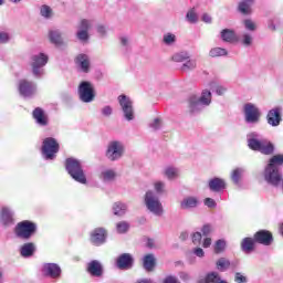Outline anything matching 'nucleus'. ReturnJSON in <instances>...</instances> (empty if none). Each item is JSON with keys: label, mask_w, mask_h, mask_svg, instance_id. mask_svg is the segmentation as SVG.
I'll return each mask as SVG.
<instances>
[{"label": "nucleus", "mask_w": 283, "mask_h": 283, "mask_svg": "<svg viewBox=\"0 0 283 283\" xmlns=\"http://www.w3.org/2000/svg\"><path fill=\"white\" fill-rule=\"evenodd\" d=\"M105 156L112 163H116V160H120L123 156H125V144L118 140H112L108 143Z\"/></svg>", "instance_id": "obj_7"}, {"label": "nucleus", "mask_w": 283, "mask_h": 283, "mask_svg": "<svg viewBox=\"0 0 283 283\" xmlns=\"http://www.w3.org/2000/svg\"><path fill=\"white\" fill-rule=\"evenodd\" d=\"M244 176V168H235L231 172V180L234 185H240V180Z\"/></svg>", "instance_id": "obj_36"}, {"label": "nucleus", "mask_w": 283, "mask_h": 283, "mask_svg": "<svg viewBox=\"0 0 283 283\" xmlns=\"http://www.w3.org/2000/svg\"><path fill=\"white\" fill-rule=\"evenodd\" d=\"M34 251H36V245H34V243H24L20 249L22 258H32Z\"/></svg>", "instance_id": "obj_26"}, {"label": "nucleus", "mask_w": 283, "mask_h": 283, "mask_svg": "<svg viewBox=\"0 0 283 283\" xmlns=\"http://www.w3.org/2000/svg\"><path fill=\"white\" fill-rule=\"evenodd\" d=\"M160 127H163V120H160V118H155L150 124H149V128L154 129V132H158V129H160Z\"/></svg>", "instance_id": "obj_49"}, {"label": "nucleus", "mask_w": 283, "mask_h": 283, "mask_svg": "<svg viewBox=\"0 0 283 283\" xmlns=\"http://www.w3.org/2000/svg\"><path fill=\"white\" fill-rule=\"evenodd\" d=\"M209 105H211V91L209 90H203L200 97L192 95L188 99L190 114H198V112H202Z\"/></svg>", "instance_id": "obj_3"}, {"label": "nucleus", "mask_w": 283, "mask_h": 283, "mask_svg": "<svg viewBox=\"0 0 283 283\" xmlns=\"http://www.w3.org/2000/svg\"><path fill=\"white\" fill-rule=\"evenodd\" d=\"M198 63L196 60H188L186 63L182 64L181 70L182 72H187L189 70H196Z\"/></svg>", "instance_id": "obj_42"}, {"label": "nucleus", "mask_w": 283, "mask_h": 283, "mask_svg": "<svg viewBox=\"0 0 283 283\" xmlns=\"http://www.w3.org/2000/svg\"><path fill=\"white\" fill-rule=\"evenodd\" d=\"M97 32H98V34H105V27L98 25L97 27Z\"/></svg>", "instance_id": "obj_64"}, {"label": "nucleus", "mask_w": 283, "mask_h": 283, "mask_svg": "<svg viewBox=\"0 0 283 283\" xmlns=\"http://www.w3.org/2000/svg\"><path fill=\"white\" fill-rule=\"evenodd\" d=\"M49 39L51 43L54 45H61L63 43V38L61 36V31L60 30H51L49 31Z\"/></svg>", "instance_id": "obj_29"}, {"label": "nucleus", "mask_w": 283, "mask_h": 283, "mask_svg": "<svg viewBox=\"0 0 283 283\" xmlns=\"http://www.w3.org/2000/svg\"><path fill=\"white\" fill-rule=\"evenodd\" d=\"M75 63L84 74H87L90 72V67H92V64L90 62V55L87 54H78L75 59Z\"/></svg>", "instance_id": "obj_19"}, {"label": "nucleus", "mask_w": 283, "mask_h": 283, "mask_svg": "<svg viewBox=\"0 0 283 283\" xmlns=\"http://www.w3.org/2000/svg\"><path fill=\"white\" fill-rule=\"evenodd\" d=\"M202 247L205 249H209V247H211V238L206 237V239L203 240Z\"/></svg>", "instance_id": "obj_61"}, {"label": "nucleus", "mask_w": 283, "mask_h": 283, "mask_svg": "<svg viewBox=\"0 0 283 283\" xmlns=\"http://www.w3.org/2000/svg\"><path fill=\"white\" fill-rule=\"evenodd\" d=\"M244 28L245 30H249L250 32H255L256 27H255V22H253L250 19L244 20Z\"/></svg>", "instance_id": "obj_50"}, {"label": "nucleus", "mask_w": 283, "mask_h": 283, "mask_svg": "<svg viewBox=\"0 0 283 283\" xmlns=\"http://www.w3.org/2000/svg\"><path fill=\"white\" fill-rule=\"evenodd\" d=\"M255 3V0H244V2H241L239 4V12L241 14H251V6Z\"/></svg>", "instance_id": "obj_31"}, {"label": "nucleus", "mask_w": 283, "mask_h": 283, "mask_svg": "<svg viewBox=\"0 0 283 283\" xmlns=\"http://www.w3.org/2000/svg\"><path fill=\"white\" fill-rule=\"evenodd\" d=\"M102 178L105 180V182H109L116 178V172L114 170H104L102 172Z\"/></svg>", "instance_id": "obj_41"}, {"label": "nucleus", "mask_w": 283, "mask_h": 283, "mask_svg": "<svg viewBox=\"0 0 283 283\" xmlns=\"http://www.w3.org/2000/svg\"><path fill=\"white\" fill-rule=\"evenodd\" d=\"M164 283H180V281L174 275H168L165 277Z\"/></svg>", "instance_id": "obj_57"}, {"label": "nucleus", "mask_w": 283, "mask_h": 283, "mask_svg": "<svg viewBox=\"0 0 283 283\" xmlns=\"http://www.w3.org/2000/svg\"><path fill=\"white\" fill-rule=\"evenodd\" d=\"M102 115H104L106 118H109V116L114 113V109L112 108V106L107 105L104 106L102 109Z\"/></svg>", "instance_id": "obj_53"}, {"label": "nucleus", "mask_w": 283, "mask_h": 283, "mask_svg": "<svg viewBox=\"0 0 283 283\" xmlns=\"http://www.w3.org/2000/svg\"><path fill=\"white\" fill-rule=\"evenodd\" d=\"M42 273L46 277L59 280L61 277V266H59L56 263H45L42 268Z\"/></svg>", "instance_id": "obj_16"}, {"label": "nucleus", "mask_w": 283, "mask_h": 283, "mask_svg": "<svg viewBox=\"0 0 283 283\" xmlns=\"http://www.w3.org/2000/svg\"><path fill=\"white\" fill-rule=\"evenodd\" d=\"M208 187L210 191L220 193V191H224V189H227V181H224L222 178L214 177L208 181Z\"/></svg>", "instance_id": "obj_20"}, {"label": "nucleus", "mask_w": 283, "mask_h": 283, "mask_svg": "<svg viewBox=\"0 0 283 283\" xmlns=\"http://www.w3.org/2000/svg\"><path fill=\"white\" fill-rule=\"evenodd\" d=\"M145 271H154V266H156V258L154 254H147L143 259Z\"/></svg>", "instance_id": "obj_28"}, {"label": "nucleus", "mask_w": 283, "mask_h": 283, "mask_svg": "<svg viewBox=\"0 0 283 283\" xmlns=\"http://www.w3.org/2000/svg\"><path fill=\"white\" fill-rule=\"evenodd\" d=\"M202 21H203L205 23H211V15L205 13V14L202 15Z\"/></svg>", "instance_id": "obj_62"}, {"label": "nucleus", "mask_w": 283, "mask_h": 283, "mask_svg": "<svg viewBox=\"0 0 283 283\" xmlns=\"http://www.w3.org/2000/svg\"><path fill=\"white\" fill-rule=\"evenodd\" d=\"M243 112L245 123H249L250 125H255L260 123V116H262V114L260 113V108H258V106L252 103H247L243 106Z\"/></svg>", "instance_id": "obj_11"}, {"label": "nucleus", "mask_w": 283, "mask_h": 283, "mask_svg": "<svg viewBox=\"0 0 283 283\" xmlns=\"http://www.w3.org/2000/svg\"><path fill=\"white\" fill-rule=\"evenodd\" d=\"M36 233V223L32 221H22L17 224L15 227V234L18 238H21L22 240H30L32 235Z\"/></svg>", "instance_id": "obj_8"}, {"label": "nucleus", "mask_w": 283, "mask_h": 283, "mask_svg": "<svg viewBox=\"0 0 283 283\" xmlns=\"http://www.w3.org/2000/svg\"><path fill=\"white\" fill-rule=\"evenodd\" d=\"M193 253L197 255V258H205V250H202V248H196Z\"/></svg>", "instance_id": "obj_60"}, {"label": "nucleus", "mask_w": 283, "mask_h": 283, "mask_svg": "<svg viewBox=\"0 0 283 283\" xmlns=\"http://www.w3.org/2000/svg\"><path fill=\"white\" fill-rule=\"evenodd\" d=\"M116 264L120 270L132 269L134 266V258L129 253H124L117 258Z\"/></svg>", "instance_id": "obj_21"}, {"label": "nucleus", "mask_w": 283, "mask_h": 283, "mask_svg": "<svg viewBox=\"0 0 283 283\" xmlns=\"http://www.w3.org/2000/svg\"><path fill=\"white\" fill-rule=\"evenodd\" d=\"M164 43H165V45H174L176 43V34L166 33L164 35Z\"/></svg>", "instance_id": "obj_44"}, {"label": "nucleus", "mask_w": 283, "mask_h": 283, "mask_svg": "<svg viewBox=\"0 0 283 283\" xmlns=\"http://www.w3.org/2000/svg\"><path fill=\"white\" fill-rule=\"evenodd\" d=\"M59 154V142L54 137H48L42 144V155L45 160H54Z\"/></svg>", "instance_id": "obj_9"}, {"label": "nucleus", "mask_w": 283, "mask_h": 283, "mask_svg": "<svg viewBox=\"0 0 283 283\" xmlns=\"http://www.w3.org/2000/svg\"><path fill=\"white\" fill-rule=\"evenodd\" d=\"M280 167H283V155L272 156L263 171V178L270 187H280L282 185V172Z\"/></svg>", "instance_id": "obj_1"}, {"label": "nucleus", "mask_w": 283, "mask_h": 283, "mask_svg": "<svg viewBox=\"0 0 283 283\" xmlns=\"http://www.w3.org/2000/svg\"><path fill=\"white\" fill-rule=\"evenodd\" d=\"M13 216L14 213L10 209L3 208L1 214L2 224H12L14 222Z\"/></svg>", "instance_id": "obj_30"}, {"label": "nucleus", "mask_w": 283, "mask_h": 283, "mask_svg": "<svg viewBox=\"0 0 283 283\" xmlns=\"http://www.w3.org/2000/svg\"><path fill=\"white\" fill-rule=\"evenodd\" d=\"M113 213L115 216H125V213H127V205L123 202H115L113 206Z\"/></svg>", "instance_id": "obj_34"}, {"label": "nucleus", "mask_w": 283, "mask_h": 283, "mask_svg": "<svg viewBox=\"0 0 283 283\" xmlns=\"http://www.w3.org/2000/svg\"><path fill=\"white\" fill-rule=\"evenodd\" d=\"M216 265L218 271H220L221 273H224V271H227L229 266H231V261H229V259L220 258L217 261Z\"/></svg>", "instance_id": "obj_38"}, {"label": "nucleus", "mask_w": 283, "mask_h": 283, "mask_svg": "<svg viewBox=\"0 0 283 283\" xmlns=\"http://www.w3.org/2000/svg\"><path fill=\"white\" fill-rule=\"evenodd\" d=\"M40 14L43 19H52L54 17V10L50 8L48 4H43L40 7Z\"/></svg>", "instance_id": "obj_37"}, {"label": "nucleus", "mask_w": 283, "mask_h": 283, "mask_svg": "<svg viewBox=\"0 0 283 283\" xmlns=\"http://www.w3.org/2000/svg\"><path fill=\"white\" fill-rule=\"evenodd\" d=\"M146 247H148V249H154V239H148Z\"/></svg>", "instance_id": "obj_63"}, {"label": "nucleus", "mask_w": 283, "mask_h": 283, "mask_svg": "<svg viewBox=\"0 0 283 283\" xmlns=\"http://www.w3.org/2000/svg\"><path fill=\"white\" fill-rule=\"evenodd\" d=\"M164 174L168 180H176L178 178L180 171L176 167L168 166L165 168Z\"/></svg>", "instance_id": "obj_32"}, {"label": "nucleus", "mask_w": 283, "mask_h": 283, "mask_svg": "<svg viewBox=\"0 0 283 283\" xmlns=\"http://www.w3.org/2000/svg\"><path fill=\"white\" fill-rule=\"evenodd\" d=\"M18 90L23 98H32L36 94V84L28 80H20Z\"/></svg>", "instance_id": "obj_14"}, {"label": "nucleus", "mask_w": 283, "mask_h": 283, "mask_svg": "<svg viewBox=\"0 0 283 283\" xmlns=\"http://www.w3.org/2000/svg\"><path fill=\"white\" fill-rule=\"evenodd\" d=\"M254 242L270 247L271 242H273V234L269 230H260L254 234Z\"/></svg>", "instance_id": "obj_17"}, {"label": "nucleus", "mask_w": 283, "mask_h": 283, "mask_svg": "<svg viewBox=\"0 0 283 283\" xmlns=\"http://www.w3.org/2000/svg\"><path fill=\"white\" fill-rule=\"evenodd\" d=\"M221 39L226 41V43H233V41H237L238 36L233 30L224 29L221 31Z\"/></svg>", "instance_id": "obj_27"}, {"label": "nucleus", "mask_w": 283, "mask_h": 283, "mask_svg": "<svg viewBox=\"0 0 283 283\" xmlns=\"http://www.w3.org/2000/svg\"><path fill=\"white\" fill-rule=\"evenodd\" d=\"M205 205H206V207H208L209 209H214V207H216V200H213L212 198H206V199H205Z\"/></svg>", "instance_id": "obj_56"}, {"label": "nucleus", "mask_w": 283, "mask_h": 283, "mask_svg": "<svg viewBox=\"0 0 283 283\" xmlns=\"http://www.w3.org/2000/svg\"><path fill=\"white\" fill-rule=\"evenodd\" d=\"M211 231H213L211 224H205L201 229L203 238H209V235H211Z\"/></svg>", "instance_id": "obj_52"}, {"label": "nucleus", "mask_w": 283, "mask_h": 283, "mask_svg": "<svg viewBox=\"0 0 283 283\" xmlns=\"http://www.w3.org/2000/svg\"><path fill=\"white\" fill-rule=\"evenodd\" d=\"M192 242H193V244H200V242H202V233L195 232L192 234Z\"/></svg>", "instance_id": "obj_55"}, {"label": "nucleus", "mask_w": 283, "mask_h": 283, "mask_svg": "<svg viewBox=\"0 0 283 283\" xmlns=\"http://www.w3.org/2000/svg\"><path fill=\"white\" fill-rule=\"evenodd\" d=\"M10 42V34L6 31L0 30V43L6 44Z\"/></svg>", "instance_id": "obj_51"}, {"label": "nucleus", "mask_w": 283, "mask_h": 283, "mask_svg": "<svg viewBox=\"0 0 283 283\" xmlns=\"http://www.w3.org/2000/svg\"><path fill=\"white\" fill-rule=\"evenodd\" d=\"M78 96L82 103H92V101L96 98V94L94 93V85L87 81L81 82L78 86Z\"/></svg>", "instance_id": "obj_10"}, {"label": "nucleus", "mask_w": 283, "mask_h": 283, "mask_svg": "<svg viewBox=\"0 0 283 283\" xmlns=\"http://www.w3.org/2000/svg\"><path fill=\"white\" fill-rule=\"evenodd\" d=\"M255 249V239L244 238L241 241V250L243 253H251Z\"/></svg>", "instance_id": "obj_25"}, {"label": "nucleus", "mask_w": 283, "mask_h": 283, "mask_svg": "<svg viewBox=\"0 0 283 283\" xmlns=\"http://www.w3.org/2000/svg\"><path fill=\"white\" fill-rule=\"evenodd\" d=\"M32 116L36 125H40V127H48L50 119L48 118V114H45V111H43V108H34Z\"/></svg>", "instance_id": "obj_18"}, {"label": "nucleus", "mask_w": 283, "mask_h": 283, "mask_svg": "<svg viewBox=\"0 0 283 283\" xmlns=\"http://www.w3.org/2000/svg\"><path fill=\"white\" fill-rule=\"evenodd\" d=\"M172 61H175V63H184V61H189V54L187 52L175 53L172 55Z\"/></svg>", "instance_id": "obj_40"}, {"label": "nucleus", "mask_w": 283, "mask_h": 283, "mask_svg": "<svg viewBox=\"0 0 283 283\" xmlns=\"http://www.w3.org/2000/svg\"><path fill=\"white\" fill-rule=\"evenodd\" d=\"M240 40H241V43L247 46H249V45H251V43H253V36H251V34H249V33H243L241 35Z\"/></svg>", "instance_id": "obj_48"}, {"label": "nucleus", "mask_w": 283, "mask_h": 283, "mask_svg": "<svg viewBox=\"0 0 283 283\" xmlns=\"http://www.w3.org/2000/svg\"><path fill=\"white\" fill-rule=\"evenodd\" d=\"M199 201L197 199V197H186L182 199V201L180 202V207L181 209H196V207H198Z\"/></svg>", "instance_id": "obj_24"}, {"label": "nucleus", "mask_w": 283, "mask_h": 283, "mask_svg": "<svg viewBox=\"0 0 283 283\" xmlns=\"http://www.w3.org/2000/svg\"><path fill=\"white\" fill-rule=\"evenodd\" d=\"M87 272L93 277H101L103 275V264L98 260H93L87 263Z\"/></svg>", "instance_id": "obj_23"}, {"label": "nucleus", "mask_w": 283, "mask_h": 283, "mask_svg": "<svg viewBox=\"0 0 283 283\" xmlns=\"http://www.w3.org/2000/svg\"><path fill=\"white\" fill-rule=\"evenodd\" d=\"M186 19L189 21V23H198V13L191 9L187 12Z\"/></svg>", "instance_id": "obj_45"}, {"label": "nucleus", "mask_w": 283, "mask_h": 283, "mask_svg": "<svg viewBox=\"0 0 283 283\" xmlns=\"http://www.w3.org/2000/svg\"><path fill=\"white\" fill-rule=\"evenodd\" d=\"M107 238V232L103 228H97L93 231L91 235V242L96 247L101 244H105V240Z\"/></svg>", "instance_id": "obj_22"}, {"label": "nucleus", "mask_w": 283, "mask_h": 283, "mask_svg": "<svg viewBox=\"0 0 283 283\" xmlns=\"http://www.w3.org/2000/svg\"><path fill=\"white\" fill-rule=\"evenodd\" d=\"M248 147L252 151H260L263 156H271L275 151L273 143L266 139L262 134L252 132L247 136Z\"/></svg>", "instance_id": "obj_2"}, {"label": "nucleus", "mask_w": 283, "mask_h": 283, "mask_svg": "<svg viewBox=\"0 0 283 283\" xmlns=\"http://www.w3.org/2000/svg\"><path fill=\"white\" fill-rule=\"evenodd\" d=\"M94 28V20H87L83 19L80 21L77 25V32L76 38L78 41H82V43H85L90 39V30Z\"/></svg>", "instance_id": "obj_12"}, {"label": "nucleus", "mask_w": 283, "mask_h": 283, "mask_svg": "<svg viewBox=\"0 0 283 283\" xmlns=\"http://www.w3.org/2000/svg\"><path fill=\"white\" fill-rule=\"evenodd\" d=\"M234 282H235V283H247L248 280H247V276H244L242 273L237 272V273L234 274Z\"/></svg>", "instance_id": "obj_54"}, {"label": "nucleus", "mask_w": 283, "mask_h": 283, "mask_svg": "<svg viewBox=\"0 0 283 283\" xmlns=\"http://www.w3.org/2000/svg\"><path fill=\"white\" fill-rule=\"evenodd\" d=\"M117 233H127L129 231V224L126 221L118 222L116 224Z\"/></svg>", "instance_id": "obj_43"}, {"label": "nucleus", "mask_w": 283, "mask_h": 283, "mask_svg": "<svg viewBox=\"0 0 283 283\" xmlns=\"http://www.w3.org/2000/svg\"><path fill=\"white\" fill-rule=\"evenodd\" d=\"M227 49L222 48H213L209 51V56H211V59H216L218 56H227Z\"/></svg>", "instance_id": "obj_39"}, {"label": "nucleus", "mask_w": 283, "mask_h": 283, "mask_svg": "<svg viewBox=\"0 0 283 283\" xmlns=\"http://www.w3.org/2000/svg\"><path fill=\"white\" fill-rule=\"evenodd\" d=\"M266 120L271 127H279L280 123H282V107L277 106L270 109L266 115Z\"/></svg>", "instance_id": "obj_15"}, {"label": "nucleus", "mask_w": 283, "mask_h": 283, "mask_svg": "<svg viewBox=\"0 0 283 283\" xmlns=\"http://www.w3.org/2000/svg\"><path fill=\"white\" fill-rule=\"evenodd\" d=\"M65 168L67 174L75 180L76 182H80L81 185H86L87 178L85 177V172L83 171V165H81V161L75 158H67L65 160Z\"/></svg>", "instance_id": "obj_4"}, {"label": "nucleus", "mask_w": 283, "mask_h": 283, "mask_svg": "<svg viewBox=\"0 0 283 283\" xmlns=\"http://www.w3.org/2000/svg\"><path fill=\"white\" fill-rule=\"evenodd\" d=\"M119 42L122 52H124V54H127V52L132 50V40L129 39V36L124 35L119 38Z\"/></svg>", "instance_id": "obj_33"}, {"label": "nucleus", "mask_w": 283, "mask_h": 283, "mask_svg": "<svg viewBox=\"0 0 283 283\" xmlns=\"http://www.w3.org/2000/svg\"><path fill=\"white\" fill-rule=\"evenodd\" d=\"M226 247H227V242L222 239H219L214 244V252L222 253V251H224Z\"/></svg>", "instance_id": "obj_47"}, {"label": "nucleus", "mask_w": 283, "mask_h": 283, "mask_svg": "<svg viewBox=\"0 0 283 283\" xmlns=\"http://www.w3.org/2000/svg\"><path fill=\"white\" fill-rule=\"evenodd\" d=\"M144 203L150 213L154 216H163L165 213V209L163 208V202H160V197L156 193V191L148 190L144 197Z\"/></svg>", "instance_id": "obj_5"}, {"label": "nucleus", "mask_w": 283, "mask_h": 283, "mask_svg": "<svg viewBox=\"0 0 283 283\" xmlns=\"http://www.w3.org/2000/svg\"><path fill=\"white\" fill-rule=\"evenodd\" d=\"M118 101L124 114V118L126 120H134V103L132 99L126 95H119Z\"/></svg>", "instance_id": "obj_13"}, {"label": "nucleus", "mask_w": 283, "mask_h": 283, "mask_svg": "<svg viewBox=\"0 0 283 283\" xmlns=\"http://www.w3.org/2000/svg\"><path fill=\"white\" fill-rule=\"evenodd\" d=\"M179 277L182 280V282H189V280H191V275H189L187 272H180Z\"/></svg>", "instance_id": "obj_58"}, {"label": "nucleus", "mask_w": 283, "mask_h": 283, "mask_svg": "<svg viewBox=\"0 0 283 283\" xmlns=\"http://www.w3.org/2000/svg\"><path fill=\"white\" fill-rule=\"evenodd\" d=\"M226 93H227V87L221 85L216 87V94H218V96H223V94Z\"/></svg>", "instance_id": "obj_59"}, {"label": "nucleus", "mask_w": 283, "mask_h": 283, "mask_svg": "<svg viewBox=\"0 0 283 283\" xmlns=\"http://www.w3.org/2000/svg\"><path fill=\"white\" fill-rule=\"evenodd\" d=\"M48 54L36 53L31 56L30 65L32 67V74L35 78H41L45 71L43 70L44 65H48Z\"/></svg>", "instance_id": "obj_6"}, {"label": "nucleus", "mask_w": 283, "mask_h": 283, "mask_svg": "<svg viewBox=\"0 0 283 283\" xmlns=\"http://www.w3.org/2000/svg\"><path fill=\"white\" fill-rule=\"evenodd\" d=\"M207 283H227V281L220 277L218 272H210L206 275Z\"/></svg>", "instance_id": "obj_35"}, {"label": "nucleus", "mask_w": 283, "mask_h": 283, "mask_svg": "<svg viewBox=\"0 0 283 283\" xmlns=\"http://www.w3.org/2000/svg\"><path fill=\"white\" fill-rule=\"evenodd\" d=\"M155 187V193L157 196H161V193H165V182L164 181H156L154 184Z\"/></svg>", "instance_id": "obj_46"}]
</instances>
